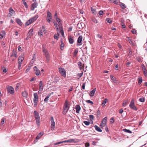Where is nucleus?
Segmentation results:
<instances>
[{
	"mask_svg": "<svg viewBox=\"0 0 147 147\" xmlns=\"http://www.w3.org/2000/svg\"><path fill=\"white\" fill-rule=\"evenodd\" d=\"M69 103L67 100H65L63 109L62 113L63 114H66L69 108Z\"/></svg>",
	"mask_w": 147,
	"mask_h": 147,
	"instance_id": "f257e3e1",
	"label": "nucleus"
},
{
	"mask_svg": "<svg viewBox=\"0 0 147 147\" xmlns=\"http://www.w3.org/2000/svg\"><path fill=\"white\" fill-rule=\"evenodd\" d=\"M38 15H36L32 18L29 19L26 23L25 25L26 26H28L30 24L33 22L35 21L38 18Z\"/></svg>",
	"mask_w": 147,
	"mask_h": 147,
	"instance_id": "f03ea898",
	"label": "nucleus"
},
{
	"mask_svg": "<svg viewBox=\"0 0 147 147\" xmlns=\"http://www.w3.org/2000/svg\"><path fill=\"white\" fill-rule=\"evenodd\" d=\"M130 108L135 111H137L138 110V108L134 104V100L133 98H132L129 105Z\"/></svg>",
	"mask_w": 147,
	"mask_h": 147,
	"instance_id": "7ed1b4c3",
	"label": "nucleus"
},
{
	"mask_svg": "<svg viewBox=\"0 0 147 147\" xmlns=\"http://www.w3.org/2000/svg\"><path fill=\"white\" fill-rule=\"evenodd\" d=\"M34 114L36 119V123L37 125H40V117L39 113L36 111H34Z\"/></svg>",
	"mask_w": 147,
	"mask_h": 147,
	"instance_id": "20e7f679",
	"label": "nucleus"
},
{
	"mask_svg": "<svg viewBox=\"0 0 147 147\" xmlns=\"http://www.w3.org/2000/svg\"><path fill=\"white\" fill-rule=\"evenodd\" d=\"M33 102L34 106L36 107L37 106V104L38 101V96L37 93H34V94Z\"/></svg>",
	"mask_w": 147,
	"mask_h": 147,
	"instance_id": "39448f33",
	"label": "nucleus"
},
{
	"mask_svg": "<svg viewBox=\"0 0 147 147\" xmlns=\"http://www.w3.org/2000/svg\"><path fill=\"white\" fill-rule=\"evenodd\" d=\"M52 16L51 13L49 11H47V15L46 17V19L49 23H50L52 19Z\"/></svg>",
	"mask_w": 147,
	"mask_h": 147,
	"instance_id": "423d86ee",
	"label": "nucleus"
},
{
	"mask_svg": "<svg viewBox=\"0 0 147 147\" xmlns=\"http://www.w3.org/2000/svg\"><path fill=\"white\" fill-rule=\"evenodd\" d=\"M59 72L63 77H65L66 76V72L65 69L62 68H59Z\"/></svg>",
	"mask_w": 147,
	"mask_h": 147,
	"instance_id": "0eeeda50",
	"label": "nucleus"
},
{
	"mask_svg": "<svg viewBox=\"0 0 147 147\" xmlns=\"http://www.w3.org/2000/svg\"><path fill=\"white\" fill-rule=\"evenodd\" d=\"M7 89L8 93L11 94H13L14 92V88L11 86H8L7 87Z\"/></svg>",
	"mask_w": 147,
	"mask_h": 147,
	"instance_id": "6e6552de",
	"label": "nucleus"
},
{
	"mask_svg": "<svg viewBox=\"0 0 147 147\" xmlns=\"http://www.w3.org/2000/svg\"><path fill=\"white\" fill-rule=\"evenodd\" d=\"M51 130H54L55 128V123L54 120V119L53 117H51Z\"/></svg>",
	"mask_w": 147,
	"mask_h": 147,
	"instance_id": "1a4fd4ad",
	"label": "nucleus"
},
{
	"mask_svg": "<svg viewBox=\"0 0 147 147\" xmlns=\"http://www.w3.org/2000/svg\"><path fill=\"white\" fill-rule=\"evenodd\" d=\"M82 36H80L78 38L77 41V45H81L82 44Z\"/></svg>",
	"mask_w": 147,
	"mask_h": 147,
	"instance_id": "9d476101",
	"label": "nucleus"
},
{
	"mask_svg": "<svg viewBox=\"0 0 147 147\" xmlns=\"http://www.w3.org/2000/svg\"><path fill=\"white\" fill-rule=\"evenodd\" d=\"M33 69L35 71V73L36 76H39L40 74V71L38 69L36 66H35L33 68Z\"/></svg>",
	"mask_w": 147,
	"mask_h": 147,
	"instance_id": "9b49d317",
	"label": "nucleus"
},
{
	"mask_svg": "<svg viewBox=\"0 0 147 147\" xmlns=\"http://www.w3.org/2000/svg\"><path fill=\"white\" fill-rule=\"evenodd\" d=\"M15 13V11L13 10L11 7H10L9 9V16H11L13 15Z\"/></svg>",
	"mask_w": 147,
	"mask_h": 147,
	"instance_id": "f8f14e48",
	"label": "nucleus"
},
{
	"mask_svg": "<svg viewBox=\"0 0 147 147\" xmlns=\"http://www.w3.org/2000/svg\"><path fill=\"white\" fill-rule=\"evenodd\" d=\"M78 65L80 69L83 72L84 70V64L82 65V63L79 61L78 62Z\"/></svg>",
	"mask_w": 147,
	"mask_h": 147,
	"instance_id": "ddd939ff",
	"label": "nucleus"
},
{
	"mask_svg": "<svg viewBox=\"0 0 147 147\" xmlns=\"http://www.w3.org/2000/svg\"><path fill=\"white\" fill-rule=\"evenodd\" d=\"M85 24L83 23H79L77 25V27L79 29L82 28L84 27Z\"/></svg>",
	"mask_w": 147,
	"mask_h": 147,
	"instance_id": "4468645a",
	"label": "nucleus"
},
{
	"mask_svg": "<svg viewBox=\"0 0 147 147\" xmlns=\"http://www.w3.org/2000/svg\"><path fill=\"white\" fill-rule=\"evenodd\" d=\"M39 89L40 91H42L43 89V82L42 81H40L39 82Z\"/></svg>",
	"mask_w": 147,
	"mask_h": 147,
	"instance_id": "2eb2a0df",
	"label": "nucleus"
},
{
	"mask_svg": "<svg viewBox=\"0 0 147 147\" xmlns=\"http://www.w3.org/2000/svg\"><path fill=\"white\" fill-rule=\"evenodd\" d=\"M107 120V117L104 118L102 120V126L103 125H106V122Z\"/></svg>",
	"mask_w": 147,
	"mask_h": 147,
	"instance_id": "dca6fc26",
	"label": "nucleus"
},
{
	"mask_svg": "<svg viewBox=\"0 0 147 147\" xmlns=\"http://www.w3.org/2000/svg\"><path fill=\"white\" fill-rule=\"evenodd\" d=\"M68 40L69 43L71 44H72L74 43V40L73 38L71 36H69L68 38Z\"/></svg>",
	"mask_w": 147,
	"mask_h": 147,
	"instance_id": "f3484780",
	"label": "nucleus"
},
{
	"mask_svg": "<svg viewBox=\"0 0 147 147\" xmlns=\"http://www.w3.org/2000/svg\"><path fill=\"white\" fill-rule=\"evenodd\" d=\"M108 102V100L107 98H105L102 103V106L104 107L105 104Z\"/></svg>",
	"mask_w": 147,
	"mask_h": 147,
	"instance_id": "a211bd4d",
	"label": "nucleus"
},
{
	"mask_svg": "<svg viewBox=\"0 0 147 147\" xmlns=\"http://www.w3.org/2000/svg\"><path fill=\"white\" fill-rule=\"evenodd\" d=\"M37 6V3H35L32 4V5L31 7V9L32 10H34L35 8H36Z\"/></svg>",
	"mask_w": 147,
	"mask_h": 147,
	"instance_id": "6ab92c4d",
	"label": "nucleus"
},
{
	"mask_svg": "<svg viewBox=\"0 0 147 147\" xmlns=\"http://www.w3.org/2000/svg\"><path fill=\"white\" fill-rule=\"evenodd\" d=\"M75 109L76 110V112L77 113H79L81 109V108L79 105H77L76 106Z\"/></svg>",
	"mask_w": 147,
	"mask_h": 147,
	"instance_id": "aec40b11",
	"label": "nucleus"
},
{
	"mask_svg": "<svg viewBox=\"0 0 147 147\" xmlns=\"http://www.w3.org/2000/svg\"><path fill=\"white\" fill-rule=\"evenodd\" d=\"M5 33L4 31H2L0 34V38L1 39L3 38L5 36Z\"/></svg>",
	"mask_w": 147,
	"mask_h": 147,
	"instance_id": "412c9836",
	"label": "nucleus"
},
{
	"mask_svg": "<svg viewBox=\"0 0 147 147\" xmlns=\"http://www.w3.org/2000/svg\"><path fill=\"white\" fill-rule=\"evenodd\" d=\"M96 91V88H95L92 90L90 93L89 95L91 96H93L94 94Z\"/></svg>",
	"mask_w": 147,
	"mask_h": 147,
	"instance_id": "4be33fe9",
	"label": "nucleus"
},
{
	"mask_svg": "<svg viewBox=\"0 0 147 147\" xmlns=\"http://www.w3.org/2000/svg\"><path fill=\"white\" fill-rule=\"evenodd\" d=\"M46 59V61L47 62H49L50 60V57L49 53L45 55Z\"/></svg>",
	"mask_w": 147,
	"mask_h": 147,
	"instance_id": "5701e85b",
	"label": "nucleus"
},
{
	"mask_svg": "<svg viewBox=\"0 0 147 147\" xmlns=\"http://www.w3.org/2000/svg\"><path fill=\"white\" fill-rule=\"evenodd\" d=\"M60 33V32L62 35L63 36H64V33L63 28L62 26H59Z\"/></svg>",
	"mask_w": 147,
	"mask_h": 147,
	"instance_id": "b1692460",
	"label": "nucleus"
},
{
	"mask_svg": "<svg viewBox=\"0 0 147 147\" xmlns=\"http://www.w3.org/2000/svg\"><path fill=\"white\" fill-rule=\"evenodd\" d=\"M67 140V143H72V142H74V143H76V140L75 139H69L68 140Z\"/></svg>",
	"mask_w": 147,
	"mask_h": 147,
	"instance_id": "393cba45",
	"label": "nucleus"
},
{
	"mask_svg": "<svg viewBox=\"0 0 147 147\" xmlns=\"http://www.w3.org/2000/svg\"><path fill=\"white\" fill-rule=\"evenodd\" d=\"M22 95L23 97L26 98L27 97L28 93L26 91H24L22 92Z\"/></svg>",
	"mask_w": 147,
	"mask_h": 147,
	"instance_id": "a878e982",
	"label": "nucleus"
},
{
	"mask_svg": "<svg viewBox=\"0 0 147 147\" xmlns=\"http://www.w3.org/2000/svg\"><path fill=\"white\" fill-rule=\"evenodd\" d=\"M16 22L20 26H21L22 25V23L21 20L18 18H17L16 19Z\"/></svg>",
	"mask_w": 147,
	"mask_h": 147,
	"instance_id": "bb28decb",
	"label": "nucleus"
},
{
	"mask_svg": "<svg viewBox=\"0 0 147 147\" xmlns=\"http://www.w3.org/2000/svg\"><path fill=\"white\" fill-rule=\"evenodd\" d=\"M104 125V126L103 125L102 126V128L103 129H105L107 132H108L109 131V130L107 125Z\"/></svg>",
	"mask_w": 147,
	"mask_h": 147,
	"instance_id": "cd10ccee",
	"label": "nucleus"
},
{
	"mask_svg": "<svg viewBox=\"0 0 147 147\" xmlns=\"http://www.w3.org/2000/svg\"><path fill=\"white\" fill-rule=\"evenodd\" d=\"M16 55H17L16 52V51H15L14 50H13V51L12 54L11 55V57H12V56L14 57L15 58H16L17 57Z\"/></svg>",
	"mask_w": 147,
	"mask_h": 147,
	"instance_id": "c85d7f7f",
	"label": "nucleus"
},
{
	"mask_svg": "<svg viewBox=\"0 0 147 147\" xmlns=\"http://www.w3.org/2000/svg\"><path fill=\"white\" fill-rule=\"evenodd\" d=\"M43 135V133L42 132H40L39 134L36 137V139L38 140Z\"/></svg>",
	"mask_w": 147,
	"mask_h": 147,
	"instance_id": "c756f323",
	"label": "nucleus"
},
{
	"mask_svg": "<svg viewBox=\"0 0 147 147\" xmlns=\"http://www.w3.org/2000/svg\"><path fill=\"white\" fill-rule=\"evenodd\" d=\"M58 23L60 26H61V24L60 22V19L57 17H55Z\"/></svg>",
	"mask_w": 147,
	"mask_h": 147,
	"instance_id": "7c9ffc66",
	"label": "nucleus"
},
{
	"mask_svg": "<svg viewBox=\"0 0 147 147\" xmlns=\"http://www.w3.org/2000/svg\"><path fill=\"white\" fill-rule=\"evenodd\" d=\"M42 51L44 55L49 53L47 51L44 47L42 48Z\"/></svg>",
	"mask_w": 147,
	"mask_h": 147,
	"instance_id": "2f4dec72",
	"label": "nucleus"
},
{
	"mask_svg": "<svg viewBox=\"0 0 147 147\" xmlns=\"http://www.w3.org/2000/svg\"><path fill=\"white\" fill-rule=\"evenodd\" d=\"M22 62H21L20 61H19L18 60V66L19 69L20 70L21 69V65L22 64Z\"/></svg>",
	"mask_w": 147,
	"mask_h": 147,
	"instance_id": "473e14b6",
	"label": "nucleus"
},
{
	"mask_svg": "<svg viewBox=\"0 0 147 147\" xmlns=\"http://www.w3.org/2000/svg\"><path fill=\"white\" fill-rule=\"evenodd\" d=\"M63 143H67V140H65V141H62V142H57V143H55L54 144L55 145H57L58 144H60Z\"/></svg>",
	"mask_w": 147,
	"mask_h": 147,
	"instance_id": "72a5a7b5",
	"label": "nucleus"
},
{
	"mask_svg": "<svg viewBox=\"0 0 147 147\" xmlns=\"http://www.w3.org/2000/svg\"><path fill=\"white\" fill-rule=\"evenodd\" d=\"M94 127L95 129L98 131L101 132V129L97 126L95 125L94 126Z\"/></svg>",
	"mask_w": 147,
	"mask_h": 147,
	"instance_id": "f704fd0d",
	"label": "nucleus"
},
{
	"mask_svg": "<svg viewBox=\"0 0 147 147\" xmlns=\"http://www.w3.org/2000/svg\"><path fill=\"white\" fill-rule=\"evenodd\" d=\"M33 32V30L32 29H30L28 32V37L30 38L31 36L32 35V33Z\"/></svg>",
	"mask_w": 147,
	"mask_h": 147,
	"instance_id": "c9c22d12",
	"label": "nucleus"
},
{
	"mask_svg": "<svg viewBox=\"0 0 147 147\" xmlns=\"http://www.w3.org/2000/svg\"><path fill=\"white\" fill-rule=\"evenodd\" d=\"M123 131L126 133H128L130 134H131L132 133V132L129 129H123Z\"/></svg>",
	"mask_w": 147,
	"mask_h": 147,
	"instance_id": "e433bc0d",
	"label": "nucleus"
},
{
	"mask_svg": "<svg viewBox=\"0 0 147 147\" xmlns=\"http://www.w3.org/2000/svg\"><path fill=\"white\" fill-rule=\"evenodd\" d=\"M110 78L113 81H115V82H115L117 81V80H116L115 77L113 76V75H111L110 76Z\"/></svg>",
	"mask_w": 147,
	"mask_h": 147,
	"instance_id": "4c0bfd02",
	"label": "nucleus"
},
{
	"mask_svg": "<svg viewBox=\"0 0 147 147\" xmlns=\"http://www.w3.org/2000/svg\"><path fill=\"white\" fill-rule=\"evenodd\" d=\"M78 52V49H75L74 53V57H76Z\"/></svg>",
	"mask_w": 147,
	"mask_h": 147,
	"instance_id": "58836bf2",
	"label": "nucleus"
},
{
	"mask_svg": "<svg viewBox=\"0 0 147 147\" xmlns=\"http://www.w3.org/2000/svg\"><path fill=\"white\" fill-rule=\"evenodd\" d=\"M138 84L139 85H140L142 81V78L140 77L138 78Z\"/></svg>",
	"mask_w": 147,
	"mask_h": 147,
	"instance_id": "ea45409f",
	"label": "nucleus"
},
{
	"mask_svg": "<svg viewBox=\"0 0 147 147\" xmlns=\"http://www.w3.org/2000/svg\"><path fill=\"white\" fill-rule=\"evenodd\" d=\"M50 96V95H48L45 98L44 100V101L45 102H47V101L49 100V98Z\"/></svg>",
	"mask_w": 147,
	"mask_h": 147,
	"instance_id": "a19ab883",
	"label": "nucleus"
},
{
	"mask_svg": "<svg viewBox=\"0 0 147 147\" xmlns=\"http://www.w3.org/2000/svg\"><path fill=\"white\" fill-rule=\"evenodd\" d=\"M24 59V57L21 56L19 57L18 60L20 61L21 62H22Z\"/></svg>",
	"mask_w": 147,
	"mask_h": 147,
	"instance_id": "79ce46f5",
	"label": "nucleus"
},
{
	"mask_svg": "<svg viewBox=\"0 0 147 147\" xmlns=\"http://www.w3.org/2000/svg\"><path fill=\"white\" fill-rule=\"evenodd\" d=\"M120 6L123 9H124L126 7H125V4L123 3H121Z\"/></svg>",
	"mask_w": 147,
	"mask_h": 147,
	"instance_id": "37998d69",
	"label": "nucleus"
},
{
	"mask_svg": "<svg viewBox=\"0 0 147 147\" xmlns=\"http://www.w3.org/2000/svg\"><path fill=\"white\" fill-rule=\"evenodd\" d=\"M139 100L141 102H143L145 101V98L144 97L141 98L139 99Z\"/></svg>",
	"mask_w": 147,
	"mask_h": 147,
	"instance_id": "c03bdc74",
	"label": "nucleus"
},
{
	"mask_svg": "<svg viewBox=\"0 0 147 147\" xmlns=\"http://www.w3.org/2000/svg\"><path fill=\"white\" fill-rule=\"evenodd\" d=\"M83 122L86 125H89L90 123V122L86 121H84Z\"/></svg>",
	"mask_w": 147,
	"mask_h": 147,
	"instance_id": "a18cd8bd",
	"label": "nucleus"
},
{
	"mask_svg": "<svg viewBox=\"0 0 147 147\" xmlns=\"http://www.w3.org/2000/svg\"><path fill=\"white\" fill-rule=\"evenodd\" d=\"M106 21H107V22L109 23H111L112 22V21L109 18H107L106 19Z\"/></svg>",
	"mask_w": 147,
	"mask_h": 147,
	"instance_id": "49530a36",
	"label": "nucleus"
},
{
	"mask_svg": "<svg viewBox=\"0 0 147 147\" xmlns=\"http://www.w3.org/2000/svg\"><path fill=\"white\" fill-rule=\"evenodd\" d=\"M64 46V44L63 43H61L60 45V49L61 50H63V47Z\"/></svg>",
	"mask_w": 147,
	"mask_h": 147,
	"instance_id": "de8ad7c7",
	"label": "nucleus"
},
{
	"mask_svg": "<svg viewBox=\"0 0 147 147\" xmlns=\"http://www.w3.org/2000/svg\"><path fill=\"white\" fill-rule=\"evenodd\" d=\"M42 30H40L38 32V35L39 36H41L42 35Z\"/></svg>",
	"mask_w": 147,
	"mask_h": 147,
	"instance_id": "09e8293b",
	"label": "nucleus"
},
{
	"mask_svg": "<svg viewBox=\"0 0 147 147\" xmlns=\"http://www.w3.org/2000/svg\"><path fill=\"white\" fill-rule=\"evenodd\" d=\"M87 102L89 103H90V104L92 105L93 104V102L92 101H91L90 100H87L86 101Z\"/></svg>",
	"mask_w": 147,
	"mask_h": 147,
	"instance_id": "8fccbe9b",
	"label": "nucleus"
},
{
	"mask_svg": "<svg viewBox=\"0 0 147 147\" xmlns=\"http://www.w3.org/2000/svg\"><path fill=\"white\" fill-rule=\"evenodd\" d=\"M59 36V35H58V34H55L54 36V38L55 39H57V40H58V38H59V37H58V36Z\"/></svg>",
	"mask_w": 147,
	"mask_h": 147,
	"instance_id": "3c124183",
	"label": "nucleus"
},
{
	"mask_svg": "<svg viewBox=\"0 0 147 147\" xmlns=\"http://www.w3.org/2000/svg\"><path fill=\"white\" fill-rule=\"evenodd\" d=\"M114 121L115 120L114 118H111L110 120V122L111 123H114Z\"/></svg>",
	"mask_w": 147,
	"mask_h": 147,
	"instance_id": "603ef678",
	"label": "nucleus"
},
{
	"mask_svg": "<svg viewBox=\"0 0 147 147\" xmlns=\"http://www.w3.org/2000/svg\"><path fill=\"white\" fill-rule=\"evenodd\" d=\"M128 41H129V43L131 44H132V45H133V42H132V40L129 37H128Z\"/></svg>",
	"mask_w": 147,
	"mask_h": 147,
	"instance_id": "864d4df0",
	"label": "nucleus"
},
{
	"mask_svg": "<svg viewBox=\"0 0 147 147\" xmlns=\"http://www.w3.org/2000/svg\"><path fill=\"white\" fill-rule=\"evenodd\" d=\"M83 74V72H82V73L80 74H77V76H79V78L81 77Z\"/></svg>",
	"mask_w": 147,
	"mask_h": 147,
	"instance_id": "5fc2aeb1",
	"label": "nucleus"
},
{
	"mask_svg": "<svg viewBox=\"0 0 147 147\" xmlns=\"http://www.w3.org/2000/svg\"><path fill=\"white\" fill-rule=\"evenodd\" d=\"M92 20L95 23H97V20L95 18H92Z\"/></svg>",
	"mask_w": 147,
	"mask_h": 147,
	"instance_id": "6e6d98bb",
	"label": "nucleus"
},
{
	"mask_svg": "<svg viewBox=\"0 0 147 147\" xmlns=\"http://www.w3.org/2000/svg\"><path fill=\"white\" fill-rule=\"evenodd\" d=\"M131 32L134 34H136V31L135 29H133L131 30Z\"/></svg>",
	"mask_w": 147,
	"mask_h": 147,
	"instance_id": "4d7b16f0",
	"label": "nucleus"
},
{
	"mask_svg": "<svg viewBox=\"0 0 147 147\" xmlns=\"http://www.w3.org/2000/svg\"><path fill=\"white\" fill-rule=\"evenodd\" d=\"M35 55H34H34H33V58H32V60H31V62H33V61H33V60H34L35 59H36V57H35Z\"/></svg>",
	"mask_w": 147,
	"mask_h": 147,
	"instance_id": "13d9d810",
	"label": "nucleus"
},
{
	"mask_svg": "<svg viewBox=\"0 0 147 147\" xmlns=\"http://www.w3.org/2000/svg\"><path fill=\"white\" fill-rule=\"evenodd\" d=\"M57 34H58V35H59L60 33V30H59V28H57Z\"/></svg>",
	"mask_w": 147,
	"mask_h": 147,
	"instance_id": "bf43d9fd",
	"label": "nucleus"
},
{
	"mask_svg": "<svg viewBox=\"0 0 147 147\" xmlns=\"http://www.w3.org/2000/svg\"><path fill=\"white\" fill-rule=\"evenodd\" d=\"M20 84H18L16 85V88L15 89V90H17L18 89L19 87V86Z\"/></svg>",
	"mask_w": 147,
	"mask_h": 147,
	"instance_id": "052dcab7",
	"label": "nucleus"
},
{
	"mask_svg": "<svg viewBox=\"0 0 147 147\" xmlns=\"http://www.w3.org/2000/svg\"><path fill=\"white\" fill-rule=\"evenodd\" d=\"M86 83H83L82 85V88L83 90H84L85 89V86Z\"/></svg>",
	"mask_w": 147,
	"mask_h": 147,
	"instance_id": "680f3d73",
	"label": "nucleus"
},
{
	"mask_svg": "<svg viewBox=\"0 0 147 147\" xmlns=\"http://www.w3.org/2000/svg\"><path fill=\"white\" fill-rule=\"evenodd\" d=\"M4 121H5V119H4V118L2 119L1 121V123L2 124H4V122H5Z\"/></svg>",
	"mask_w": 147,
	"mask_h": 147,
	"instance_id": "e2e57ef3",
	"label": "nucleus"
},
{
	"mask_svg": "<svg viewBox=\"0 0 147 147\" xmlns=\"http://www.w3.org/2000/svg\"><path fill=\"white\" fill-rule=\"evenodd\" d=\"M136 59L139 62H140L141 61V59L139 57H137Z\"/></svg>",
	"mask_w": 147,
	"mask_h": 147,
	"instance_id": "0e129e2a",
	"label": "nucleus"
},
{
	"mask_svg": "<svg viewBox=\"0 0 147 147\" xmlns=\"http://www.w3.org/2000/svg\"><path fill=\"white\" fill-rule=\"evenodd\" d=\"M54 25L56 28H58V26H59L57 24V23L54 22Z\"/></svg>",
	"mask_w": 147,
	"mask_h": 147,
	"instance_id": "69168bd1",
	"label": "nucleus"
},
{
	"mask_svg": "<svg viewBox=\"0 0 147 147\" xmlns=\"http://www.w3.org/2000/svg\"><path fill=\"white\" fill-rule=\"evenodd\" d=\"M24 4L26 7V8H27L28 7V5H27V3L26 2L24 1Z\"/></svg>",
	"mask_w": 147,
	"mask_h": 147,
	"instance_id": "338daca9",
	"label": "nucleus"
},
{
	"mask_svg": "<svg viewBox=\"0 0 147 147\" xmlns=\"http://www.w3.org/2000/svg\"><path fill=\"white\" fill-rule=\"evenodd\" d=\"M146 69H144V75L145 76H147V72L146 71Z\"/></svg>",
	"mask_w": 147,
	"mask_h": 147,
	"instance_id": "774afa93",
	"label": "nucleus"
}]
</instances>
